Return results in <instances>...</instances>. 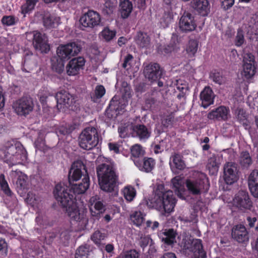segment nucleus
<instances>
[{"mask_svg":"<svg viewBox=\"0 0 258 258\" xmlns=\"http://www.w3.org/2000/svg\"><path fill=\"white\" fill-rule=\"evenodd\" d=\"M248 184L251 195L258 198V170H253L250 173L248 178Z\"/></svg>","mask_w":258,"mask_h":258,"instance_id":"obj_26","label":"nucleus"},{"mask_svg":"<svg viewBox=\"0 0 258 258\" xmlns=\"http://www.w3.org/2000/svg\"><path fill=\"white\" fill-rule=\"evenodd\" d=\"M132 222L137 226H140L144 220V216L140 211H135L130 215Z\"/></svg>","mask_w":258,"mask_h":258,"instance_id":"obj_40","label":"nucleus"},{"mask_svg":"<svg viewBox=\"0 0 258 258\" xmlns=\"http://www.w3.org/2000/svg\"><path fill=\"white\" fill-rule=\"evenodd\" d=\"M185 184L188 192L195 196L206 193L209 188V181L206 175L199 171L195 172L193 177L187 179Z\"/></svg>","mask_w":258,"mask_h":258,"instance_id":"obj_5","label":"nucleus"},{"mask_svg":"<svg viewBox=\"0 0 258 258\" xmlns=\"http://www.w3.org/2000/svg\"><path fill=\"white\" fill-rule=\"evenodd\" d=\"M10 176L13 181L16 180L17 188L22 189L27 187L28 177L21 171L19 170H12L10 173Z\"/></svg>","mask_w":258,"mask_h":258,"instance_id":"obj_23","label":"nucleus"},{"mask_svg":"<svg viewBox=\"0 0 258 258\" xmlns=\"http://www.w3.org/2000/svg\"><path fill=\"white\" fill-rule=\"evenodd\" d=\"M220 164L219 158L215 155H212L207 161V169L211 175L216 174L218 170Z\"/></svg>","mask_w":258,"mask_h":258,"instance_id":"obj_30","label":"nucleus"},{"mask_svg":"<svg viewBox=\"0 0 258 258\" xmlns=\"http://www.w3.org/2000/svg\"><path fill=\"white\" fill-rule=\"evenodd\" d=\"M173 16L169 11L165 12L160 20V23L163 28H165L169 26L172 22Z\"/></svg>","mask_w":258,"mask_h":258,"instance_id":"obj_39","label":"nucleus"},{"mask_svg":"<svg viewBox=\"0 0 258 258\" xmlns=\"http://www.w3.org/2000/svg\"><path fill=\"white\" fill-rule=\"evenodd\" d=\"M197 24L194 16L190 13L184 12L180 18L179 28L183 33H188L194 31Z\"/></svg>","mask_w":258,"mask_h":258,"instance_id":"obj_10","label":"nucleus"},{"mask_svg":"<svg viewBox=\"0 0 258 258\" xmlns=\"http://www.w3.org/2000/svg\"><path fill=\"white\" fill-rule=\"evenodd\" d=\"M2 23L7 26H12L16 23V18L12 16H6L2 19Z\"/></svg>","mask_w":258,"mask_h":258,"instance_id":"obj_58","label":"nucleus"},{"mask_svg":"<svg viewBox=\"0 0 258 258\" xmlns=\"http://www.w3.org/2000/svg\"><path fill=\"white\" fill-rule=\"evenodd\" d=\"M38 0H27L25 4L21 6V12L26 14L31 11L34 8Z\"/></svg>","mask_w":258,"mask_h":258,"instance_id":"obj_45","label":"nucleus"},{"mask_svg":"<svg viewBox=\"0 0 258 258\" xmlns=\"http://www.w3.org/2000/svg\"><path fill=\"white\" fill-rule=\"evenodd\" d=\"M214 94L209 87H206L200 93L202 106L206 108L214 102Z\"/></svg>","mask_w":258,"mask_h":258,"instance_id":"obj_27","label":"nucleus"},{"mask_svg":"<svg viewBox=\"0 0 258 258\" xmlns=\"http://www.w3.org/2000/svg\"><path fill=\"white\" fill-rule=\"evenodd\" d=\"M121 17L127 18L133 10V5L129 0H124L120 4Z\"/></svg>","mask_w":258,"mask_h":258,"instance_id":"obj_34","label":"nucleus"},{"mask_svg":"<svg viewBox=\"0 0 258 258\" xmlns=\"http://www.w3.org/2000/svg\"><path fill=\"white\" fill-rule=\"evenodd\" d=\"M57 102V107L63 105L65 107L77 112L80 110V105L78 102L77 97L73 94H70L65 90L58 91L55 95Z\"/></svg>","mask_w":258,"mask_h":258,"instance_id":"obj_7","label":"nucleus"},{"mask_svg":"<svg viewBox=\"0 0 258 258\" xmlns=\"http://www.w3.org/2000/svg\"><path fill=\"white\" fill-rule=\"evenodd\" d=\"M0 155H3L6 161L11 166L20 164L27 159L26 151L19 143H6L0 150Z\"/></svg>","mask_w":258,"mask_h":258,"instance_id":"obj_4","label":"nucleus"},{"mask_svg":"<svg viewBox=\"0 0 258 258\" xmlns=\"http://www.w3.org/2000/svg\"><path fill=\"white\" fill-rule=\"evenodd\" d=\"M99 138L97 131L94 127L85 128L81 133L79 138V143L81 148L89 150L98 144Z\"/></svg>","mask_w":258,"mask_h":258,"instance_id":"obj_6","label":"nucleus"},{"mask_svg":"<svg viewBox=\"0 0 258 258\" xmlns=\"http://www.w3.org/2000/svg\"><path fill=\"white\" fill-rule=\"evenodd\" d=\"M106 234L99 230L95 231L91 235V240L97 245L102 244V241L105 238Z\"/></svg>","mask_w":258,"mask_h":258,"instance_id":"obj_42","label":"nucleus"},{"mask_svg":"<svg viewBox=\"0 0 258 258\" xmlns=\"http://www.w3.org/2000/svg\"><path fill=\"white\" fill-rule=\"evenodd\" d=\"M85 64V60L82 57L74 58L71 60L67 64V73L69 76L77 75Z\"/></svg>","mask_w":258,"mask_h":258,"instance_id":"obj_21","label":"nucleus"},{"mask_svg":"<svg viewBox=\"0 0 258 258\" xmlns=\"http://www.w3.org/2000/svg\"><path fill=\"white\" fill-rule=\"evenodd\" d=\"M139 254L135 250H132L127 251L123 256V258H139Z\"/></svg>","mask_w":258,"mask_h":258,"instance_id":"obj_62","label":"nucleus"},{"mask_svg":"<svg viewBox=\"0 0 258 258\" xmlns=\"http://www.w3.org/2000/svg\"><path fill=\"white\" fill-rule=\"evenodd\" d=\"M256 64H243L242 76L246 79H250L253 78L256 73Z\"/></svg>","mask_w":258,"mask_h":258,"instance_id":"obj_37","label":"nucleus"},{"mask_svg":"<svg viewBox=\"0 0 258 258\" xmlns=\"http://www.w3.org/2000/svg\"><path fill=\"white\" fill-rule=\"evenodd\" d=\"M198 42L196 40H190L187 45L186 51L189 56H194L197 51Z\"/></svg>","mask_w":258,"mask_h":258,"instance_id":"obj_44","label":"nucleus"},{"mask_svg":"<svg viewBox=\"0 0 258 258\" xmlns=\"http://www.w3.org/2000/svg\"><path fill=\"white\" fill-rule=\"evenodd\" d=\"M234 3V0H222V6L225 9H228L231 8Z\"/></svg>","mask_w":258,"mask_h":258,"instance_id":"obj_64","label":"nucleus"},{"mask_svg":"<svg viewBox=\"0 0 258 258\" xmlns=\"http://www.w3.org/2000/svg\"><path fill=\"white\" fill-rule=\"evenodd\" d=\"M0 185L2 189L4 192L8 196H11L12 191L10 190L8 184L5 179V176L4 174L0 175Z\"/></svg>","mask_w":258,"mask_h":258,"instance_id":"obj_53","label":"nucleus"},{"mask_svg":"<svg viewBox=\"0 0 258 258\" xmlns=\"http://www.w3.org/2000/svg\"><path fill=\"white\" fill-rule=\"evenodd\" d=\"M179 42L178 36L173 34L172 36L170 43L165 47V53H170L173 51H177L179 49Z\"/></svg>","mask_w":258,"mask_h":258,"instance_id":"obj_35","label":"nucleus"},{"mask_svg":"<svg viewBox=\"0 0 258 258\" xmlns=\"http://www.w3.org/2000/svg\"><path fill=\"white\" fill-rule=\"evenodd\" d=\"M183 246L185 249L194 252L196 255L198 254L201 258H205L206 256V253L203 249L202 240L200 239H186Z\"/></svg>","mask_w":258,"mask_h":258,"instance_id":"obj_13","label":"nucleus"},{"mask_svg":"<svg viewBox=\"0 0 258 258\" xmlns=\"http://www.w3.org/2000/svg\"><path fill=\"white\" fill-rule=\"evenodd\" d=\"M159 237L165 244L170 245L176 242V233L173 229H165L159 233Z\"/></svg>","mask_w":258,"mask_h":258,"instance_id":"obj_29","label":"nucleus"},{"mask_svg":"<svg viewBox=\"0 0 258 258\" xmlns=\"http://www.w3.org/2000/svg\"><path fill=\"white\" fill-rule=\"evenodd\" d=\"M80 22L82 26L93 28L99 25L101 22V16L97 12L89 10L81 17Z\"/></svg>","mask_w":258,"mask_h":258,"instance_id":"obj_9","label":"nucleus"},{"mask_svg":"<svg viewBox=\"0 0 258 258\" xmlns=\"http://www.w3.org/2000/svg\"><path fill=\"white\" fill-rule=\"evenodd\" d=\"M13 107L17 114L26 116L33 110L34 105L31 99L22 98L14 103Z\"/></svg>","mask_w":258,"mask_h":258,"instance_id":"obj_11","label":"nucleus"},{"mask_svg":"<svg viewBox=\"0 0 258 258\" xmlns=\"http://www.w3.org/2000/svg\"><path fill=\"white\" fill-rule=\"evenodd\" d=\"M183 157L179 154L174 153L170 157V166L175 167L178 170H183L185 167V164L183 160Z\"/></svg>","mask_w":258,"mask_h":258,"instance_id":"obj_32","label":"nucleus"},{"mask_svg":"<svg viewBox=\"0 0 258 258\" xmlns=\"http://www.w3.org/2000/svg\"><path fill=\"white\" fill-rule=\"evenodd\" d=\"M171 182L173 187L176 191H177L179 192L182 189L183 182L180 176H177L175 177L172 179Z\"/></svg>","mask_w":258,"mask_h":258,"instance_id":"obj_56","label":"nucleus"},{"mask_svg":"<svg viewBox=\"0 0 258 258\" xmlns=\"http://www.w3.org/2000/svg\"><path fill=\"white\" fill-rule=\"evenodd\" d=\"M95 250L93 245L89 244H85L81 245L77 249L75 256H88Z\"/></svg>","mask_w":258,"mask_h":258,"instance_id":"obj_36","label":"nucleus"},{"mask_svg":"<svg viewBox=\"0 0 258 258\" xmlns=\"http://www.w3.org/2000/svg\"><path fill=\"white\" fill-rule=\"evenodd\" d=\"M133 134L141 140H146L150 136V133L146 126L143 124L136 125L133 127Z\"/></svg>","mask_w":258,"mask_h":258,"instance_id":"obj_31","label":"nucleus"},{"mask_svg":"<svg viewBox=\"0 0 258 258\" xmlns=\"http://www.w3.org/2000/svg\"><path fill=\"white\" fill-rule=\"evenodd\" d=\"M229 116V109L225 106H221L210 112L207 117L211 120H226L228 119Z\"/></svg>","mask_w":258,"mask_h":258,"instance_id":"obj_22","label":"nucleus"},{"mask_svg":"<svg viewBox=\"0 0 258 258\" xmlns=\"http://www.w3.org/2000/svg\"><path fill=\"white\" fill-rule=\"evenodd\" d=\"M118 131L119 134V136L121 138H124L127 134L128 129L127 126L121 125L118 127Z\"/></svg>","mask_w":258,"mask_h":258,"instance_id":"obj_63","label":"nucleus"},{"mask_svg":"<svg viewBox=\"0 0 258 258\" xmlns=\"http://www.w3.org/2000/svg\"><path fill=\"white\" fill-rule=\"evenodd\" d=\"M232 237L239 243H245L249 240L248 232L241 224L235 226L232 230Z\"/></svg>","mask_w":258,"mask_h":258,"instance_id":"obj_20","label":"nucleus"},{"mask_svg":"<svg viewBox=\"0 0 258 258\" xmlns=\"http://www.w3.org/2000/svg\"><path fill=\"white\" fill-rule=\"evenodd\" d=\"M53 194L55 199L66 211L71 220L78 222L81 227L85 226L88 220L83 213L80 212L74 196L68 192L67 187L61 184H57Z\"/></svg>","mask_w":258,"mask_h":258,"instance_id":"obj_1","label":"nucleus"},{"mask_svg":"<svg viewBox=\"0 0 258 258\" xmlns=\"http://www.w3.org/2000/svg\"><path fill=\"white\" fill-rule=\"evenodd\" d=\"M64 60H59L56 58H53L51 59L52 69L56 72L60 74L64 70Z\"/></svg>","mask_w":258,"mask_h":258,"instance_id":"obj_41","label":"nucleus"},{"mask_svg":"<svg viewBox=\"0 0 258 258\" xmlns=\"http://www.w3.org/2000/svg\"><path fill=\"white\" fill-rule=\"evenodd\" d=\"M0 185L2 189L4 192L8 196H11L12 191L10 190L8 184L5 179V176L4 174L0 175Z\"/></svg>","mask_w":258,"mask_h":258,"instance_id":"obj_52","label":"nucleus"},{"mask_svg":"<svg viewBox=\"0 0 258 258\" xmlns=\"http://www.w3.org/2000/svg\"><path fill=\"white\" fill-rule=\"evenodd\" d=\"M38 0H27L25 4L21 6V12L26 14L31 11L34 8Z\"/></svg>","mask_w":258,"mask_h":258,"instance_id":"obj_46","label":"nucleus"},{"mask_svg":"<svg viewBox=\"0 0 258 258\" xmlns=\"http://www.w3.org/2000/svg\"><path fill=\"white\" fill-rule=\"evenodd\" d=\"M47 41V37L45 34L34 32L33 45L36 50L41 53H47L50 49Z\"/></svg>","mask_w":258,"mask_h":258,"instance_id":"obj_14","label":"nucleus"},{"mask_svg":"<svg viewBox=\"0 0 258 258\" xmlns=\"http://www.w3.org/2000/svg\"><path fill=\"white\" fill-rule=\"evenodd\" d=\"M115 5L110 0H105L104 7L102 9L103 13L107 15H110L113 13Z\"/></svg>","mask_w":258,"mask_h":258,"instance_id":"obj_50","label":"nucleus"},{"mask_svg":"<svg viewBox=\"0 0 258 258\" xmlns=\"http://www.w3.org/2000/svg\"><path fill=\"white\" fill-rule=\"evenodd\" d=\"M146 105L150 108H154L158 105L159 102L154 98H150L146 101Z\"/></svg>","mask_w":258,"mask_h":258,"instance_id":"obj_59","label":"nucleus"},{"mask_svg":"<svg viewBox=\"0 0 258 258\" xmlns=\"http://www.w3.org/2000/svg\"><path fill=\"white\" fill-rule=\"evenodd\" d=\"M240 163L242 166L244 168L248 167L252 163L251 157L247 152H243L241 153Z\"/></svg>","mask_w":258,"mask_h":258,"instance_id":"obj_47","label":"nucleus"},{"mask_svg":"<svg viewBox=\"0 0 258 258\" xmlns=\"http://www.w3.org/2000/svg\"><path fill=\"white\" fill-rule=\"evenodd\" d=\"M191 7L202 16H207L210 11V6L208 0H192Z\"/></svg>","mask_w":258,"mask_h":258,"instance_id":"obj_24","label":"nucleus"},{"mask_svg":"<svg viewBox=\"0 0 258 258\" xmlns=\"http://www.w3.org/2000/svg\"><path fill=\"white\" fill-rule=\"evenodd\" d=\"M116 35V31L109 29L108 27L104 28L100 33V38L106 42H109L112 40Z\"/></svg>","mask_w":258,"mask_h":258,"instance_id":"obj_38","label":"nucleus"},{"mask_svg":"<svg viewBox=\"0 0 258 258\" xmlns=\"http://www.w3.org/2000/svg\"><path fill=\"white\" fill-rule=\"evenodd\" d=\"M90 210L92 216L99 217L105 211V206L99 197L95 196L89 200Z\"/></svg>","mask_w":258,"mask_h":258,"instance_id":"obj_17","label":"nucleus"},{"mask_svg":"<svg viewBox=\"0 0 258 258\" xmlns=\"http://www.w3.org/2000/svg\"><path fill=\"white\" fill-rule=\"evenodd\" d=\"M0 185L2 189L4 192L8 196H11L12 191L10 190L8 184L5 179V176L4 174L0 175Z\"/></svg>","mask_w":258,"mask_h":258,"instance_id":"obj_51","label":"nucleus"},{"mask_svg":"<svg viewBox=\"0 0 258 258\" xmlns=\"http://www.w3.org/2000/svg\"><path fill=\"white\" fill-rule=\"evenodd\" d=\"M85 175H88L85 165L82 162L78 161L74 162L70 170L68 178L70 184L74 181H77Z\"/></svg>","mask_w":258,"mask_h":258,"instance_id":"obj_12","label":"nucleus"},{"mask_svg":"<svg viewBox=\"0 0 258 258\" xmlns=\"http://www.w3.org/2000/svg\"><path fill=\"white\" fill-rule=\"evenodd\" d=\"M131 153L133 156L138 158L144 155V151L141 145L136 144L132 146Z\"/></svg>","mask_w":258,"mask_h":258,"instance_id":"obj_55","label":"nucleus"},{"mask_svg":"<svg viewBox=\"0 0 258 258\" xmlns=\"http://www.w3.org/2000/svg\"><path fill=\"white\" fill-rule=\"evenodd\" d=\"M234 204L240 210L249 209L252 206L248 194L244 190L239 191L233 199Z\"/></svg>","mask_w":258,"mask_h":258,"instance_id":"obj_16","label":"nucleus"},{"mask_svg":"<svg viewBox=\"0 0 258 258\" xmlns=\"http://www.w3.org/2000/svg\"><path fill=\"white\" fill-rule=\"evenodd\" d=\"M152 207L163 215L169 214L173 211L176 204V200L171 190H165L163 184L157 186L155 196L151 202Z\"/></svg>","mask_w":258,"mask_h":258,"instance_id":"obj_2","label":"nucleus"},{"mask_svg":"<svg viewBox=\"0 0 258 258\" xmlns=\"http://www.w3.org/2000/svg\"><path fill=\"white\" fill-rule=\"evenodd\" d=\"M133 59V56L132 54H128L124 58L122 67L124 69H128L127 67L131 66V62Z\"/></svg>","mask_w":258,"mask_h":258,"instance_id":"obj_61","label":"nucleus"},{"mask_svg":"<svg viewBox=\"0 0 258 258\" xmlns=\"http://www.w3.org/2000/svg\"><path fill=\"white\" fill-rule=\"evenodd\" d=\"M124 197L127 201H132L136 196V190L132 186H127L123 188L122 190Z\"/></svg>","mask_w":258,"mask_h":258,"instance_id":"obj_49","label":"nucleus"},{"mask_svg":"<svg viewBox=\"0 0 258 258\" xmlns=\"http://www.w3.org/2000/svg\"><path fill=\"white\" fill-rule=\"evenodd\" d=\"M43 25L46 28H55L60 24V18L48 13H45L43 19Z\"/></svg>","mask_w":258,"mask_h":258,"instance_id":"obj_28","label":"nucleus"},{"mask_svg":"<svg viewBox=\"0 0 258 258\" xmlns=\"http://www.w3.org/2000/svg\"><path fill=\"white\" fill-rule=\"evenodd\" d=\"M97 173L101 189L106 192L113 191L117 181L113 162L107 160L105 163L100 164L97 168Z\"/></svg>","mask_w":258,"mask_h":258,"instance_id":"obj_3","label":"nucleus"},{"mask_svg":"<svg viewBox=\"0 0 258 258\" xmlns=\"http://www.w3.org/2000/svg\"><path fill=\"white\" fill-rule=\"evenodd\" d=\"M237 165L233 162H228L224 166V178L227 184H231L238 179Z\"/></svg>","mask_w":258,"mask_h":258,"instance_id":"obj_15","label":"nucleus"},{"mask_svg":"<svg viewBox=\"0 0 258 258\" xmlns=\"http://www.w3.org/2000/svg\"><path fill=\"white\" fill-rule=\"evenodd\" d=\"M144 72L146 78L151 82L156 81L161 76L160 67L157 63H151L147 66Z\"/></svg>","mask_w":258,"mask_h":258,"instance_id":"obj_19","label":"nucleus"},{"mask_svg":"<svg viewBox=\"0 0 258 258\" xmlns=\"http://www.w3.org/2000/svg\"><path fill=\"white\" fill-rule=\"evenodd\" d=\"M134 163L140 170L149 173L154 168L156 162L152 158H144L142 162L139 160H134Z\"/></svg>","mask_w":258,"mask_h":258,"instance_id":"obj_25","label":"nucleus"},{"mask_svg":"<svg viewBox=\"0 0 258 258\" xmlns=\"http://www.w3.org/2000/svg\"><path fill=\"white\" fill-rule=\"evenodd\" d=\"M244 32L241 29L239 28L237 30L235 37V45L238 47L241 46L244 43Z\"/></svg>","mask_w":258,"mask_h":258,"instance_id":"obj_57","label":"nucleus"},{"mask_svg":"<svg viewBox=\"0 0 258 258\" xmlns=\"http://www.w3.org/2000/svg\"><path fill=\"white\" fill-rule=\"evenodd\" d=\"M105 93V89L102 85H97L95 89L94 94L91 96L94 102H96L97 99L101 98Z\"/></svg>","mask_w":258,"mask_h":258,"instance_id":"obj_48","label":"nucleus"},{"mask_svg":"<svg viewBox=\"0 0 258 258\" xmlns=\"http://www.w3.org/2000/svg\"><path fill=\"white\" fill-rule=\"evenodd\" d=\"M62 185L67 187L68 192L70 194L73 192L74 194H84L89 188L90 185V180L88 175H85L81 182L77 183H72L70 189H68V187L64 184L60 183Z\"/></svg>","mask_w":258,"mask_h":258,"instance_id":"obj_18","label":"nucleus"},{"mask_svg":"<svg viewBox=\"0 0 258 258\" xmlns=\"http://www.w3.org/2000/svg\"><path fill=\"white\" fill-rule=\"evenodd\" d=\"M150 238L148 236L142 235L139 241L140 246L144 248L149 244Z\"/></svg>","mask_w":258,"mask_h":258,"instance_id":"obj_60","label":"nucleus"},{"mask_svg":"<svg viewBox=\"0 0 258 258\" xmlns=\"http://www.w3.org/2000/svg\"><path fill=\"white\" fill-rule=\"evenodd\" d=\"M210 78L216 83L221 85L225 82V79L221 74L218 72H213L210 74Z\"/></svg>","mask_w":258,"mask_h":258,"instance_id":"obj_54","label":"nucleus"},{"mask_svg":"<svg viewBox=\"0 0 258 258\" xmlns=\"http://www.w3.org/2000/svg\"><path fill=\"white\" fill-rule=\"evenodd\" d=\"M242 58L243 64H256L254 55L251 52L246 51V49H244L243 50Z\"/></svg>","mask_w":258,"mask_h":258,"instance_id":"obj_43","label":"nucleus"},{"mask_svg":"<svg viewBox=\"0 0 258 258\" xmlns=\"http://www.w3.org/2000/svg\"><path fill=\"white\" fill-rule=\"evenodd\" d=\"M136 44L141 48H147L149 46L150 39L148 35L141 32H138L135 38Z\"/></svg>","mask_w":258,"mask_h":258,"instance_id":"obj_33","label":"nucleus"},{"mask_svg":"<svg viewBox=\"0 0 258 258\" xmlns=\"http://www.w3.org/2000/svg\"><path fill=\"white\" fill-rule=\"evenodd\" d=\"M80 50L81 48L77 44L72 42L59 45L57 49L56 53L58 58L65 61L77 55Z\"/></svg>","mask_w":258,"mask_h":258,"instance_id":"obj_8","label":"nucleus"}]
</instances>
